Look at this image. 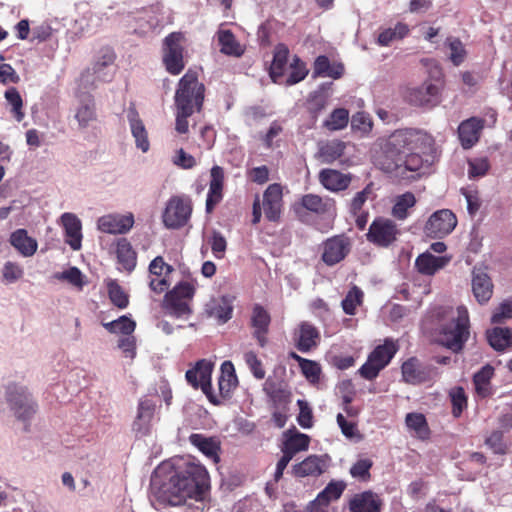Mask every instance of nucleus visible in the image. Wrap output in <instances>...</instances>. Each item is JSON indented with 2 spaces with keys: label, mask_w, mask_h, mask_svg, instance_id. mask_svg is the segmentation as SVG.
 <instances>
[{
  "label": "nucleus",
  "mask_w": 512,
  "mask_h": 512,
  "mask_svg": "<svg viewBox=\"0 0 512 512\" xmlns=\"http://www.w3.org/2000/svg\"><path fill=\"white\" fill-rule=\"evenodd\" d=\"M209 487V475L199 462L178 458L160 464L151 477L156 498L171 506L184 504L188 499L202 500Z\"/></svg>",
  "instance_id": "1"
},
{
  "label": "nucleus",
  "mask_w": 512,
  "mask_h": 512,
  "mask_svg": "<svg viewBox=\"0 0 512 512\" xmlns=\"http://www.w3.org/2000/svg\"><path fill=\"white\" fill-rule=\"evenodd\" d=\"M434 150V139L427 132L414 128L395 130L384 145L390 161L383 164V169L405 178L407 171L416 172L429 163Z\"/></svg>",
  "instance_id": "2"
},
{
  "label": "nucleus",
  "mask_w": 512,
  "mask_h": 512,
  "mask_svg": "<svg viewBox=\"0 0 512 512\" xmlns=\"http://www.w3.org/2000/svg\"><path fill=\"white\" fill-rule=\"evenodd\" d=\"M436 325L439 328L440 342L454 352L462 349L469 337L468 309L460 305L452 307H439L433 311Z\"/></svg>",
  "instance_id": "3"
},
{
  "label": "nucleus",
  "mask_w": 512,
  "mask_h": 512,
  "mask_svg": "<svg viewBox=\"0 0 512 512\" xmlns=\"http://www.w3.org/2000/svg\"><path fill=\"white\" fill-rule=\"evenodd\" d=\"M5 400L10 412L29 431L30 422L38 411V404L27 387L9 384L5 391Z\"/></svg>",
  "instance_id": "4"
},
{
  "label": "nucleus",
  "mask_w": 512,
  "mask_h": 512,
  "mask_svg": "<svg viewBox=\"0 0 512 512\" xmlns=\"http://www.w3.org/2000/svg\"><path fill=\"white\" fill-rule=\"evenodd\" d=\"M204 85L199 82L195 73L187 72L179 81L175 93V107L187 108L190 112H199L204 101Z\"/></svg>",
  "instance_id": "5"
},
{
  "label": "nucleus",
  "mask_w": 512,
  "mask_h": 512,
  "mask_svg": "<svg viewBox=\"0 0 512 512\" xmlns=\"http://www.w3.org/2000/svg\"><path fill=\"white\" fill-rule=\"evenodd\" d=\"M192 201L187 195H174L166 202L162 213V221L168 229H180L190 220Z\"/></svg>",
  "instance_id": "6"
},
{
  "label": "nucleus",
  "mask_w": 512,
  "mask_h": 512,
  "mask_svg": "<svg viewBox=\"0 0 512 512\" xmlns=\"http://www.w3.org/2000/svg\"><path fill=\"white\" fill-rule=\"evenodd\" d=\"M398 350L397 344L392 340H385L383 345L377 346L369 355L367 361L359 369L360 375L372 380L385 368Z\"/></svg>",
  "instance_id": "7"
},
{
  "label": "nucleus",
  "mask_w": 512,
  "mask_h": 512,
  "mask_svg": "<svg viewBox=\"0 0 512 512\" xmlns=\"http://www.w3.org/2000/svg\"><path fill=\"white\" fill-rule=\"evenodd\" d=\"M115 54L110 49L102 50L100 57L94 62L91 70L88 69L81 76V81L85 85H96L99 82H109L112 80L115 67Z\"/></svg>",
  "instance_id": "8"
},
{
  "label": "nucleus",
  "mask_w": 512,
  "mask_h": 512,
  "mask_svg": "<svg viewBox=\"0 0 512 512\" xmlns=\"http://www.w3.org/2000/svg\"><path fill=\"white\" fill-rule=\"evenodd\" d=\"M184 35L180 32L170 33L163 42V62L167 71L173 75L184 69L183 46Z\"/></svg>",
  "instance_id": "9"
},
{
  "label": "nucleus",
  "mask_w": 512,
  "mask_h": 512,
  "mask_svg": "<svg viewBox=\"0 0 512 512\" xmlns=\"http://www.w3.org/2000/svg\"><path fill=\"white\" fill-rule=\"evenodd\" d=\"M400 231L391 219L378 217L371 223L368 233L366 234L367 240L379 247H388L393 244Z\"/></svg>",
  "instance_id": "10"
},
{
  "label": "nucleus",
  "mask_w": 512,
  "mask_h": 512,
  "mask_svg": "<svg viewBox=\"0 0 512 512\" xmlns=\"http://www.w3.org/2000/svg\"><path fill=\"white\" fill-rule=\"evenodd\" d=\"M213 370V364L205 359H202L196 363V365L189 369L186 374V380L194 388L200 387L204 394L207 395L209 400L215 404L220 401L212 393L211 375Z\"/></svg>",
  "instance_id": "11"
},
{
  "label": "nucleus",
  "mask_w": 512,
  "mask_h": 512,
  "mask_svg": "<svg viewBox=\"0 0 512 512\" xmlns=\"http://www.w3.org/2000/svg\"><path fill=\"white\" fill-rule=\"evenodd\" d=\"M133 225L134 215L131 212L105 214L96 221L98 231L112 235L126 234L132 229Z\"/></svg>",
  "instance_id": "12"
},
{
  "label": "nucleus",
  "mask_w": 512,
  "mask_h": 512,
  "mask_svg": "<svg viewBox=\"0 0 512 512\" xmlns=\"http://www.w3.org/2000/svg\"><path fill=\"white\" fill-rule=\"evenodd\" d=\"M457 225V218L449 209L434 212L425 225L427 235L441 238L450 234Z\"/></svg>",
  "instance_id": "13"
},
{
  "label": "nucleus",
  "mask_w": 512,
  "mask_h": 512,
  "mask_svg": "<svg viewBox=\"0 0 512 512\" xmlns=\"http://www.w3.org/2000/svg\"><path fill=\"white\" fill-rule=\"evenodd\" d=\"M351 243L348 237L337 235L328 238L323 243L322 260L325 264L333 266L342 261L350 252Z\"/></svg>",
  "instance_id": "14"
},
{
  "label": "nucleus",
  "mask_w": 512,
  "mask_h": 512,
  "mask_svg": "<svg viewBox=\"0 0 512 512\" xmlns=\"http://www.w3.org/2000/svg\"><path fill=\"white\" fill-rule=\"evenodd\" d=\"M402 378L409 384H421L437 376V370L432 366H423L416 358H410L402 364Z\"/></svg>",
  "instance_id": "15"
},
{
  "label": "nucleus",
  "mask_w": 512,
  "mask_h": 512,
  "mask_svg": "<svg viewBox=\"0 0 512 512\" xmlns=\"http://www.w3.org/2000/svg\"><path fill=\"white\" fill-rule=\"evenodd\" d=\"M125 116L131 135L134 138L136 148L141 150L143 153L148 152L150 149L148 131L134 105H130L125 110Z\"/></svg>",
  "instance_id": "16"
},
{
  "label": "nucleus",
  "mask_w": 512,
  "mask_h": 512,
  "mask_svg": "<svg viewBox=\"0 0 512 512\" xmlns=\"http://www.w3.org/2000/svg\"><path fill=\"white\" fill-rule=\"evenodd\" d=\"M440 88L432 82H424L421 86L410 88L406 92L409 103L419 107L435 106L439 102Z\"/></svg>",
  "instance_id": "17"
},
{
  "label": "nucleus",
  "mask_w": 512,
  "mask_h": 512,
  "mask_svg": "<svg viewBox=\"0 0 512 512\" xmlns=\"http://www.w3.org/2000/svg\"><path fill=\"white\" fill-rule=\"evenodd\" d=\"M156 404L148 398L140 399L137 407L136 417L132 424V430L137 435H147L152 427L155 418Z\"/></svg>",
  "instance_id": "18"
},
{
  "label": "nucleus",
  "mask_w": 512,
  "mask_h": 512,
  "mask_svg": "<svg viewBox=\"0 0 512 512\" xmlns=\"http://www.w3.org/2000/svg\"><path fill=\"white\" fill-rule=\"evenodd\" d=\"M60 224L65 233V242L71 249L77 251L82 247V223L79 217L70 212H65L60 217Z\"/></svg>",
  "instance_id": "19"
},
{
  "label": "nucleus",
  "mask_w": 512,
  "mask_h": 512,
  "mask_svg": "<svg viewBox=\"0 0 512 512\" xmlns=\"http://www.w3.org/2000/svg\"><path fill=\"white\" fill-rule=\"evenodd\" d=\"M319 340L320 333L318 329L309 322H301L293 333L294 345L302 353L315 348Z\"/></svg>",
  "instance_id": "20"
},
{
  "label": "nucleus",
  "mask_w": 512,
  "mask_h": 512,
  "mask_svg": "<svg viewBox=\"0 0 512 512\" xmlns=\"http://www.w3.org/2000/svg\"><path fill=\"white\" fill-rule=\"evenodd\" d=\"M282 187L273 183L270 184L263 194V210L269 221H277L280 218L282 209Z\"/></svg>",
  "instance_id": "21"
},
{
  "label": "nucleus",
  "mask_w": 512,
  "mask_h": 512,
  "mask_svg": "<svg viewBox=\"0 0 512 512\" xmlns=\"http://www.w3.org/2000/svg\"><path fill=\"white\" fill-rule=\"evenodd\" d=\"M223 184L224 170L222 167L215 165L210 170L209 190L206 199V211L208 213L222 200Z\"/></svg>",
  "instance_id": "22"
},
{
  "label": "nucleus",
  "mask_w": 512,
  "mask_h": 512,
  "mask_svg": "<svg viewBox=\"0 0 512 512\" xmlns=\"http://www.w3.org/2000/svg\"><path fill=\"white\" fill-rule=\"evenodd\" d=\"M381 500L372 491H364L353 495L349 500L350 512H380Z\"/></svg>",
  "instance_id": "23"
},
{
  "label": "nucleus",
  "mask_w": 512,
  "mask_h": 512,
  "mask_svg": "<svg viewBox=\"0 0 512 512\" xmlns=\"http://www.w3.org/2000/svg\"><path fill=\"white\" fill-rule=\"evenodd\" d=\"M482 128V120L476 117L467 119L459 125L458 136L464 149H469L478 142Z\"/></svg>",
  "instance_id": "24"
},
{
  "label": "nucleus",
  "mask_w": 512,
  "mask_h": 512,
  "mask_svg": "<svg viewBox=\"0 0 512 512\" xmlns=\"http://www.w3.org/2000/svg\"><path fill=\"white\" fill-rule=\"evenodd\" d=\"M472 292L481 305L487 303L493 294V284L490 277L481 270H473Z\"/></svg>",
  "instance_id": "25"
},
{
  "label": "nucleus",
  "mask_w": 512,
  "mask_h": 512,
  "mask_svg": "<svg viewBox=\"0 0 512 512\" xmlns=\"http://www.w3.org/2000/svg\"><path fill=\"white\" fill-rule=\"evenodd\" d=\"M319 181L327 190L339 192L349 187L351 176L335 169H323L319 173Z\"/></svg>",
  "instance_id": "26"
},
{
  "label": "nucleus",
  "mask_w": 512,
  "mask_h": 512,
  "mask_svg": "<svg viewBox=\"0 0 512 512\" xmlns=\"http://www.w3.org/2000/svg\"><path fill=\"white\" fill-rule=\"evenodd\" d=\"M301 205L306 210L319 214L333 216L335 202L331 198H322L316 194H306L301 198Z\"/></svg>",
  "instance_id": "27"
},
{
  "label": "nucleus",
  "mask_w": 512,
  "mask_h": 512,
  "mask_svg": "<svg viewBox=\"0 0 512 512\" xmlns=\"http://www.w3.org/2000/svg\"><path fill=\"white\" fill-rule=\"evenodd\" d=\"M189 442L214 463L219 461L220 442L216 437L193 433L189 436Z\"/></svg>",
  "instance_id": "28"
},
{
  "label": "nucleus",
  "mask_w": 512,
  "mask_h": 512,
  "mask_svg": "<svg viewBox=\"0 0 512 512\" xmlns=\"http://www.w3.org/2000/svg\"><path fill=\"white\" fill-rule=\"evenodd\" d=\"M451 260L449 256H434L426 252L419 255L416 259V267L422 274L433 275L438 270L444 268Z\"/></svg>",
  "instance_id": "29"
},
{
  "label": "nucleus",
  "mask_w": 512,
  "mask_h": 512,
  "mask_svg": "<svg viewBox=\"0 0 512 512\" xmlns=\"http://www.w3.org/2000/svg\"><path fill=\"white\" fill-rule=\"evenodd\" d=\"M221 374L218 378L219 394L222 398L230 396L231 392L237 387L238 379L232 362L224 361L221 365Z\"/></svg>",
  "instance_id": "30"
},
{
  "label": "nucleus",
  "mask_w": 512,
  "mask_h": 512,
  "mask_svg": "<svg viewBox=\"0 0 512 512\" xmlns=\"http://www.w3.org/2000/svg\"><path fill=\"white\" fill-rule=\"evenodd\" d=\"M346 143L340 140H329L318 144L317 157L321 162L331 164L343 156Z\"/></svg>",
  "instance_id": "31"
},
{
  "label": "nucleus",
  "mask_w": 512,
  "mask_h": 512,
  "mask_svg": "<svg viewBox=\"0 0 512 512\" xmlns=\"http://www.w3.org/2000/svg\"><path fill=\"white\" fill-rule=\"evenodd\" d=\"M11 245L24 257H30L37 251V241L28 236L25 229H18L10 236Z\"/></svg>",
  "instance_id": "32"
},
{
  "label": "nucleus",
  "mask_w": 512,
  "mask_h": 512,
  "mask_svg": "<svg viewBox=\"0 0 512 512\" xmlns=\"http://www.w3.org/2000/svg\"><path fill=\"white\" fill-rule=\"evenodd\" d=\"M74 117L81 128H86L96 119L94 101L91 95L84 94L79 98Z\"/></svg>",
  "instance_id": "33"
},
{
  "label": "nucleus",
  "mask_w": 512,
  "mask_h": 512,
  "mask_svg": "<svg viewBox=\"0 0 512 512\" xmlns=\"http://www.w3.org/2000/svg\"><path fill=\"white\" fill-rule=\"evenodd\" d=\"M409 26L403 22H397L393 27L382 28L379 31L376 43L387 47L393 42L403 39L409 34Z\"/></svg>",
  "instance_id": "34"
},
{
  "label": "nucleus",
  "mask_w": 512,
  "mask_h": 512,
  "mask_svg": "<svg viewBox=\"0 0 512 512\" xmlns=\"http://www.w3.org/2000/svg\"><path fill=\"white\" fill-rule=\"evenodd\" d=\"M251 321L252 326L255 328L254 335L260 346L263 347L266 343L265 333L270 323V316L263 307L256 305L253 308Z\"/></svg>",
  "instance_id": "35"
},
{
  "label": "nucleus",
  "mask_w": 512,
  "mask_h": 512,
  "mask_svg": "<svg viewBox=\"0 0 512 512\" xmlns=\"http://www.w3.org/2000/svg\"><path fill=\"white\" fill-rule=\"evenodd\" d=\"M323 470L324 461L317 455H310L293 467V472L298 477L318 476Z\"/></svg>",
  "instance_id": "36"
},
{
  "label": "nucleus",
  "mask_w": 512,
  "mask_h": 512,
  "mask_svg": "<svg viewBox=\"0 0 512 512\" xmlns=\"http://www.w3.org/2000/svg\"><path fill=\"white\" fill-rule=\"evenodd\" d=\"M206 307L208 314L220 322L224 323L231 318L232 305L230 299L226 296L211 300Z\"/></svg>",
  "instance_id": "37"
},
{
  "label": "nucleus",
  "mask_w": 512,
  "mask_h": 512,
  "mask_svg": "<svg viewBox=\"0 0 512 512\" xmlns=\"http://www.w3.org/2000/svg\"><path fill=\"white\" fill-rule=\"evenodd\" d=\"M344 67L341 63L331 64L329 59L324 56H318L314 62V75L331 77L338 79L343 75Z\"/></svg>",
  "instance_id": "38"
},
{
  "label": "nucleus",
  "mask_w": 512,
  "mask_h": 512,
  "mask_svg": "<svg viewBox=\"0 0 512 512\" xmlns=\"http://www.w3.org/2000/svg\"><path fill=\"white\" fill-rule=\"evenodd\" d=\"M487 339L496 351H504L512 345V329L495 327L487 332Z\"/></svg>",
  "instance_id": "39"
},
{
  "label": "nucleus",
  "mask_w": 512,
  "mask_h": 512,
  "mask_svg": "<svg viewBox=\"0 0 512 512\" xmlns=\"http://www.w3.org/2000/svg\"><path fill=\"white\" fill-rule=\"evenodd\" d=\"M217 35L223 54L240 57L244 53V48L230 30H219Z\"/></svg>",
  "instance_id": "40"
},
{
  "label": "nucleus",
  "mask_w": 512,
  "mask_h": 512,
  "mask_svg": "<svg viewBox=\"0 0 512 512\" xmlns=\"http://www.w3.org/2000/svg\"><path fill=\"white\" fill-rule=\"evenodd\" d=\"M163 307L166 309L167 314L176 318L188 316L191 313L187 300L176 297L173 294L166 293Z\"/></svg>",
  "instance_id": "41"
},
{
  "label": "nucleus",
  "mask_w": 512,
  "mask_h": 512,
  "mask_svg": "<svg viewBox=\"0 0 512 512\" xmlns=\"http://www.w3.org/2000/svg\"><path fill=\"white\" fill-rule=\"evenodd\" d=\"M309 442L310 438L308 435L297 431H289L286 433V440L282 449L294 456L300 451L307 450Z\"/></svg>",
  "instance_id": "42"
},
{
  "label": "nucleus",
  "mask_w": 512,
  "mask_h": 512,
  "mask_svg": "<svg viewBox=\"0 0 512 512\" xmlns=\"http://www.w3.org/2000/svg\"><path fill=\"white\" fill-rule=\"evenodd\" d=\"M329 102V96L327 92L318 90L309 95L307 100V110L311 115L313 124L316 122L318 117L326 109Z\"/></svg>",
  "instance_id": "43"
},
{
  "label": "nucleus",
  "mask_w": 512,
  "mask_h": 512,
  "mask_svg": "<svg viewBox=\"0 0 512 512\" xmlns=\"http://www.w3.org/2000/svg\"><path fill=\"white\" fill-rule=\"evenodd\" d=\"M289 50L284 45L277 46L274 58L270 67V76L273 82H278L284 75L285 67L287 65Z\"/></svg>",
  "instance_id": "44"
},
{
  "label": "nucleus",
  "mask_w": 512,
  "mask_h": 512,
  "mask_svg": "<svg viewBox=\"0 0 512 512\" xmlns=\"http://www.w3.org/2000/svg\"><path fill=\"white\" fill-rule=\"evenodd\" d=\"M117 258L123 268L132 271L136 266V253L131 244L126 239H121L117 243Z\"/></svg>",
  "instance_id": "45"
},
{
  "label": "nucleus",
  "mask_w": 512,
  "mask_h": 512,
  "mask_svg": "<svg viewBox=\"0 0 512 512\" xmlns=\"http://www.w3.org/2000/svg\"><path fill=\"white\" fill-rule=\"evenodd\" d=\"M494 369L490 365L484 366L474 375L475 391L480 397H486L491 392L490 380L493 376Z\"/></svg>",
  "instance_id": "46"
},
{
  "label": "nucleus",
  "mask_w": 512,
  "mask_h": 512,
  "mask_svg": "<svg viewBox=\"0 0 512 512\" xmlns=\"http://www.w3.org/2000/svg\"><path fill=\"white\" fill-rule=\"evenodd\" d=\"M416 204V198L413 193L406 192L395 199L392 208V215L398 220H405L408 217V210Z\"/></svg>",
  "instance_id": "47"
},
{
  "label": "nucleus",
  "mask_w": 512,
  "mask_h": 512,
  "mask_svg": "<svg viewBox=\"0 0 512 512\" xmlns=\"http://www.w3.org/2000/svg\"><path fill=\"white\" fill-rule=\"evenodd\" d=\"M405 423L409 430L413 431L417 437L426 439L429 436V428L426 418L421 413H408L405 417Z\"/></svg>",
  "instance_id": "48"
},
{
  "label": "nucleus",
  "mask_w": 512,
  "mask_h": 512,
  "mask_svg": "<svg viewBox=\"0 0 512 512\" xmlns=\"http://www.w3.org/2000/svg\"><path fill=\"white\" fill-rule=\"evenodd\" d=\"M349 123V112L345 108H337L323 122V127L329 131L344 129Z\"/></svg>",
  "instance_id": "49"
},
{
  "label": "nucleus",
  "mask_w": 512,
  "mask_h": 512,
  "mask_svg": "<svg viewBox=\"0 0 512 512\" xmlns=\"http://www.w3.org/2000/svg\"><path fill=\"white\" fill-rule=\"evenodd\" d=\"M446 46L448 49L447 53L450 61L455 66L462 64L467 56V51L464 44L458 38L449 37L446 40Z\"/></svg>",
  "instance_id": "50"
},
{
  "label": "nucleus",
  "mask_w": 512,
  "mask_h": 512,
  "mask_svg": "<svg viewBox=\"0 0 512 512\" xmlns=\"http://www.w3.org/2000/svg\"><path fill=\"white\" fill-rule=\"evenodd\" d=\"M103 327L110 333H122L124 335H131L136 327V323L127 316H121L111 322L102 323Z\"/></svg>",
  "instance_id": "51"
},
{
  "label": "nucleus",
  "mask_w": 512,
  "mask_h": 512,
  "mask_svg": "<svg viewBox=\"0 0 512 512\" xmlns=\"http://www.w3.org/2000/svg\"><path fill=\"white\" fill-rule=\"evenodd\" d=\"M24 275L23 267L14 261H6L1 268V282L8 285L19 281Z\"/></svg>",
  "instance_id": "52"
},
{
  "label": "nucleus",
  "mask_w": 512,
  "mask_h": 512,
  "mask_svg": "<svg viewBox=\"0 0 512 512\" xmlns=\"http://www.w3.org/2000/svg\"><path fill=\"white\" fill-rule=\"evenodd\" d=\"M363 297V291L357 286H353L341 302L343 311L348 315H354L357 307L362 304Z\"/></svg>",
  "instance_id": "53"
},
{
  "label": "nucleus",
  "mask_w": 512,
  "mask_h": 512,
  "mask_svg": "<svg viewBox=\"0 0 512 512\" xmlns=\"http://www.w3.org/2000/svg\"><path fill=\"white\" fill-rule=\"evenodd\" d=\"M4 96L8 105L11 107L10 111L14 118L18 122L22 121L24 118V112L22 111L23 100L18 90L14 87H11L6 90Z\"/></svg>",
  "instance_id": "54"
},
{
  "label": "nucleus",
  "mask_w": 512,
  "mask_h": 512,
  "mask_svg": "<svg viewBox=\"0 0 512 512\" xmlns=\"http://www.w3.org/2000/svg\"><path fill=\"white\" fill-rule=\"evenodd\" d=\"M54 278L60 281H66L79 290H81L85 284L84 275L77 267H70L62 272H57Z\"/></svg>",
  "instance_id": "55"
},
{
  "label": "nucleus",
  "mask_w": 512,
  "mask_h": 512,
  "mask_svg": "<svg viewBox=\"0 0 512 512\" xmlns=\"http://www.w3.org/2000/svg\"><path fill=\"white\" fill-rule=\"evenodd\" d=\"M373 462L369 458L358 459L350 468V474L353 478L359 481H368L371 477L370 469Z\"/></svg>",
  "instance_id": "56"
},
{
  "label": "nucleus",
  "mask_w": 512,
  "mask_h": 512,
  "mask_svg": "<svg viewBox=\"0 0 512 512\" xmlns=\"http://www.w3.org/2000/svg\"><path fill=\"white\" fill-rule=\"evenodd\" d=\"M300 368L305 378L312 385H317L320 382L321 367L317 362L309 359H301Z\"/></svg>",
  "instance_id": "57"
},
{
  "label": "nucleus",
  "mask_w": 512,
  "mask_h": 512,
  "mask_svg": "<svg viewBox=\"0 0 512 512\" xmlns=\"http://www.w3.org/2000/svg\"><path fill=\"white\" fill-rule=\"evenodd\" d=\"M344 491L342 483H329L315 498L318 502L330 505V502L340 498Z\"/></svg>",
  "instance_id": "58"
},
{
  "label": "nucleus",
  "mask_w": 512,
  "mask_h": 512,
  "mask_svg": "<svg viewBox=\"0 0 512 512\" xmlns=\"http://www.w3.org/2000/svg\"><path fill=\"white\" fill-rule=\"evenodd\" d=\"M373 122L368 113L357 112L351 118V128L362 134H367L372 130Z\"/></svg>",
  "instance_id": "59"
},
{
  "label": "nucleus",
  "mask_w": 512,
  "mask_h": 512,
  "mask_svg": "<svg viewBox=\"0 0 512 512\" xmlns=\"http://www.w3.org/2000/svg\"><path fill=\"white\" fill-rule=\"evenodd\" d=\"M108 293L110 300L118 308L123 309L128 306V296L117 283H109Z\"/></svg>",
  "instance_id": "60"
},
{
  "label": "nucleus",
  "mask_w": 512,
  "mask_h": 512,
  "mask_svg": "<svg viewBox=\"0 0 512 512\" xmlns=\"http://www.w3.org/2000/svg\"><path fill=\"white\" fill-rule=\"evenodd\" d=\"M308 73L303 62H301L298 58L294 59V62L290 65V73L286 79L287 85H294L300 81H302Z\"/></svg>",
  "instance_id": "61"
},
{
  "label": "nucleus",
  "mask_w": 512,
  "mask_h": 512,
  "mask_svg": "<svg viewBox=\"0 0 512 512\" xmlns=\"http://www.w3.org/2000/svg\"><path fill=\"white\" fill-rule=\"evenodd\" d=\"M509 319H512V299L504 300L495 308L491 322L497 324L503 323Z\"/></svg>",
  "instance_id": "62"
},
{
  "label": "nucleus",
  "mask_w": 512,
  "mask_h": 512,
  "mask_svg": "<svg viewBox=\"0 0 512 512\" xmlns=\"http://www.w3.org/2000/svg\"><path fill=\"white\" fill-rule=\"evenodd\" d=\"M244 360L255 378L260 380L265 377V370L262 367V363L254 352H246L244 354Z\"/></svg>",
  "instance_id": "63"
},
{
  "label": "nucleus",
  "mask_w": 512,
  "mask_h": 512,
  "mask_svg": "<svg viewBox=\"0 0 512 512\" xmlns=\"http://www.w3.org/2000/svg\"><path fill=\"white\" fill-rule=\"evenodd\" d=\"M337 424L339 425L342 434L348 439H357L361 438V435L356 427V424L352 421H347L343 414L339 413L337 415Z\"/></svg>",
  "instance_id": "64"
}]
</instances>
